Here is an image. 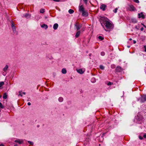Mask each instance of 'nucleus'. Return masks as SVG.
<instances>
[{"label":"nucleus","instance_id":"nucleus-1","mask_svg":"<svg viewBox=\"0 0 146 146\" xmlns=\"http://www.w3.org/2000/svg\"><path fill=\"white\" fill-rule=\"evenodd\" d=\"M108 19L105 17H101L100 19V22L102 25L105 30L109 31L113 29V26L112 24L108 21Z\"/></svg>","mask_w":146,"mask_h":146},{"label":"nucleus","instance_id":"nucleus-2","mask_svg":"<svg viewBox=\"0 0 146 146\" xmlns=\"http://www.w3.org/2000/svg\"><path fill=\"white\" fill-rule=\"evenodd\" d=\"M9 68V66L8 65H6L3 69V71L2 72L3 74L5 76L6 74V72L8 70Z\"/></svg>","mask_w":146,"mask_h":146},{"label":"nucleus","instance_id":"nucleus-3","mask_svg":"<svg viewBox=\"0 0 146 146\" xmlns=\"http://www.w3.org/2000/svg\"><path fill=\"white\" fill-rule=\"evenodd\" d=\"M139 100L141 103L144 102L146 101V95H144L141 96V98Z\"/></svg>","mask_w":146,"mask_h":146},{"label":"nucleus","instance_id":"nucleus-4","mask_svg":"<svg viewBox=\"0 0 146 146\" xmlns=\"http://www.w3.org/2000/svg\"><path fill=\"white\" fill-rule=\"evenodd\" d=\"M82 15L83 16L87 17L88 15V13L87 11L85 10L82 12Z\"/></svg>","mask_w":146,"mask_h":146},{"label":"nucleus","instance_id":"nucleus-5","mask_svg":"<svg viewBox=\"0 0 146 146\" xmlns=\"http://www.w3.org/2000/svg\"><path fill=\"white\" fill-rule=\"evenodd\" d=\"M138 17L139 18H142L143 19H144L145 18V15L143 14L142 13H139L138 15Z\"/></svg>","mask_w":146,"mask_h":146},{"label":"nucleus","instance_id":"nucleus-6","mask_svg":"<svg viewBox=\"0 0 146 146\" xmlns=\"http://www.w3.org/2000/svg\"><path fill=\"white\" fill-rule=\"evenodd\" d=\"M79 11L82 12L85 11L84 9L83 5H81L79 7Z\"/></svg>","mask_w":146,"mask_h":146},{"label":"nucleus","instance_id":"nucleus-7","mask_svg":"<svg viewBox=\"0 0 146 146\" xmlns=\"http://www.w3.org/2000/svg\"><path fill=\"white\" fill-rule=\"evenodd\" d=\"M106 5L104 4H102L101 5L100 7V9H102L103 11H104L105 10L106 8Z\"/></svg>","mask_w":146,"mask_h":146},{"label":"nucleus","instance_id":"nucleus-8","mask_svg":"<svg viewBox=\"0 0 146 146\" xmlns=\"http://www.w3.org/2000/svg\"><path fill=\"white\" fill-rule=\"evenodd\" d=\"M129 9L130 11H134L135 9L134 6L132 5H129Z\"/></svg>","mask_w":146,"mask_h":146},{"label":"nucleus","instance_id":"nucleus-9","mask_svg":"<svg viewBox=\"0 0 146 146\" xmlns=\"http://www.w3.org/2000/svg\"><path fill=\"white\" fill-rule=\"evenodd\" d=\"M76 71L78 73L81 74H83L84 72V71L81 69H77Z\"/></svg>","mask_w":146,"mask_h":146},{"label":"nucleus","instance_id":"nucleus-10","mask_svg":"<svg viewBox=\"0 0 146 146\" xmlns=\"http://www.w3.org/2000/svg\"><path fill=\"white\" fill-rule=\"evenodd\" d=\"M115 70L116 71L118 72H120L122 70V68L120 66H117Z\"/></svg>","mask_w":146,"mask_h":146},{"label":"nucleus","instance_id":"nucleus-11","mask_svg":"<svg viewBox=\"0 0 146 146\" xmlns=\"http://www.w3.org/2000/svg\"><path fill=\"white\" fill-rule=\"evenodd\" d=\"M23 16L25 17L26 18L28 19V18H30L31 16L30 15H29L27 13V14H24L23 15Z\"/></svg>","mask_w":146,"mask_h":146},{"label":"nucleus","instance_id":"nucleus-12","mask_svg":"<svg viewBox=\"0 0 146 146\" xmlns=\"http://www.w3.org/2000/svg\"><path fill=\"white\" fill-rule=\"evenodd\" d=\"M58 24L57 23H55L53 25V29L54 30H56L58 27Z\"/></svg>","mask_w":146,"mask_h":146},{"label":"nucleus","instance_id":"nucleus-13","mask_svg":"<svg viewBox=\"0 0 146 146\" xmlns=\"http://www.w3.org/2000/svg\"><path fill=\"white\" fill-rule=\"evenodd\" d=\"M41 27L42 28H44L46 29L48 28V26L47 25L45 24H43L41 25Z\"/></svg>","mask_w":146,"mask_h":146},{"label":"nucleus","instance_id":"nucleus-14","mask_svg":"<svg viewBox=\"0 0 146 146\" xmlns=\"http://www.w3.org/2000/svg\"><path fill=\"white\" fill-rule=\"evenodd\" d=\"M15 142L18 143L19 144H21L23 143V141H21L19 139H17L15 141Z\"/></svg>","mask_w":146,"mask_h":146},{"label":"nucleus","instance_id":"nucleus-15","mask_svg":"<svg viewBox=\"0 0 146 146\" xmlns=\"http://www.w3.org/2000/svg\"><path fill=\"white\" fill-rule=\"evenodd\" d=\"M19 96H22L23 95H25V92H22V91H20L19 92Z\"/></svg>","mask_w":146,"mask_h":146},{"label":"nucleus","instance_id":"nucleus-16","mask_svg":"<svg viewBox=\"0 0 146 146\" xmlns=\"http://www.w3.org/2000/svg\"><path fill=\"white\" fill-rule=\"evenodd\" d=\"M75 27H76L77 30H79L80 28V25H78L77 23L75 25Z\"/></svg>","mask_w":146,"mask_h":146},{"label":"nucleus","instance_id":"nucleus-17","mask_svg":"<svg viewBox=\"0 0 146 146\" xmlns=\"http://www.w3.org/2000/svg\"><path fill=\"white\" fill-rule=\"evenodd\" d=\"M66 70L65 68H63L62 70V72L63 74H66Z\"/></svg>","mask_w":146,"mask_h":146},{"label":"nucleus","instance_id":"nucleus-18","mask_svg":"<svg viewBox=\"0 0 146 146\" xmlns=\"http://www.w3.org/2000/svg\"><path fill=\"white\" fill-rule=\"evenodd\" d=\"M80 34V31H78L75 35V36L76 38H78Z\"/></svg>","mask_w":146,"mask_h":146},{"label":"nucleus","instance_id":"nucleus-19","mask_svg":"<svg viewBox=\"0 0 146 146\" xmlns=\"http://www.w3.org/2000/svg\"><path fill=\"white\" fill-rule=\"evenodd\" d=\"M74 11L72 9H70L68 11L69 13L70 14H72L74 13Z\"/></svg>","mask_w":146,"mask_h":146},{"label":"nucleus","instance_id":"nucleus-20","mask_svg":"<svg viewBox=\"0 0 146 146\" xmlns=\"http://www.w3.org/2000/svg\"><path fill=\"white\" fill-rule=\"evenodd\" d=\"M3 98L4 99H6L7 98V95L6 93L4 94Z\"/></svg>","mask_w":146,"mask_h":146},{"label":"nucleus","instance_id":"nucleus-21","mask_svg":"<svg viewBox=\"0 0 146 146\" xmlns=\"http://www.w3.org/2000/svg\"><path fill=\"white\" fill-rule=\"evenodd\" d=\"M63 99L62 97H60L58 99V101L60 102H62L63 101Z\"/></svg>","mask_w":146,"mask_h":146},{"label":"nucleus","instance_id":"nucleus-22","mask_svg":"<svg viewBox=\"0 0 146 146\" xmlns=\"http://www.w3.org/2000/svg\"><path fill=\"white\" fill-rule=\"evenodd\" d=\"M98 38L100 40H103L104 39V38L102 37L101 36H99L98 37Z\"/></svg>","mask_w":146,"mask_h":146},{"label":"nucleus","instance_id":"nucleus-23","mask_svg":"<svg viewBox=\"0 0 146 146\" xmlns=\"http://www.w3.org/2000/svg\"><path fill=\"white\" fill-rule=\"evenodd\" d=\"M100 68L101 69V70H103L104 69V68H105V67H104V66H103L102 65H100Z\"/></svg>","mask_w":146,"mask_h":146},{"label":"nucleus","instance_id":"nucleus-24","mask_svg":"<svg viewBox=\"0 0 146 146\" xmlns=\"http://www.w3.org/2000/svg\"><path fill=\"white\" fill-rule=\"evenodd\" d=\"M4 83L3 82H0V88L4 85Z\"/></svg>","mask_w":146,"mask_h":146},{"label":"nucleus","instance_id":"nucleus-25","mask_svg":"<svg viewBox=\"0 0 146 146\" xmlns=\"http://www.w3.org/2000/svg\"><path fill=\"white\" fill-rule=\"evenodd\" d=\"M12 28L13 29V32L14 33H15L16 32V28H15V27H12Z\"/></svg>","mask_w":146,"mask_h":146},{"label":"nucleus","instance_id":"nucleus-26","mask_svg":"<svg viewBox=\"0 0 146 146\" xmlns=\"http://www.w3.org/2000/svg\"><path fill=\"white\" fill-rule=\"evenodd\" d=\"M28 142L31 145H33V143L30 141H28Z\"/></svg>","mask_w":146,"mask_h":146},{"label":"nucleus","instance_id":"nucleus-27","mask_svg":"<svg viewBox=\"0 0 146 146\" xmlns=\"http://www.w3.org/2000/svg\"><path fill=\"white\" fill-rule=\"evenodd\" d=\"M0 108H4V106L2 105L1 102H0Z\"/></svg>","mask_w":146,"mask_h":146},{"label":"nucleus","instance_id":"nucleus-28","mask_svg":"<svg viewBox=\"0 0 146 146\" xmlns=\"http://www.w3.org/2000/svg\"><path fill=\"white\" fill-rule=\"evenodd\" d=\"M44 11V9H42L40 11V12L41 13H43Z\"/></svg>","mask_w":146,"mask_h":146},{"label":"nucleus","instance_id":"nucleus-29","mask_svg":"<svg viewBox=\"0 0 146 146\" xmlns=\"http://www.w3.org/2000/svg\"><path fill=\"white\" fill-rule=\"evenodd\" d=\"M117 10V8H116L114 10H113V12L115 13H116Z\"/></svg>","mask_w":146,"mask_h":146},{"label":"nucleus","instance_id":"nucleus-30","mask_svg":"<svg viewBox=\"0 0 146 146\" xmlns=\"http://www.w3.org/2000/svg\"><path fill=\"white\" fill-rule=\"evenodd\" d=\"M105 53L104 52H102L101 53V55L102 56H104L105 55Z\"/></svg>","mask_w":146,"mask_h":146},{"label":"nucleus","instance_id":"nucleus-31","mask_svg":"<svg viewBox=\"0 0 146 146\" xmlns=\"http://www.w3.org/2000/svg\"><path fill=\"white\" fill-rule=\"evenodd\" d=\"M11 24H12V27H15V26H14V23H13V21H12L11 22Z\"/></svg>","mask_w":146,"mask_h":146},{"label":"nucleus","instance_id":"nucleus-32","mask_svg":"<svg viewBox=\"0 0 146 146\" xmlns=\"http://www.w3.org/2000/svg\"><path fill=\"white\" fill-rule=\"evenodd\" d=\"M113 84V83H111V82H109L108 83V84L107 85H108V86H109V85H111V84Z\"/></svg>","mask_w":146,"mask_h":146},{"label":"nucleus","instance_id":"nucleus-33","mask_svg":"<svg viewBox=\"0 0 146 146\" xmlns=\"http://www.w3.org/2000/svg\"><path fill=\"white\" fill-rule=\"evenodd\" d=\"M133 1L137 3H139V1L138 0H133Z\"/></svg>","mask_w":146,"mask_h":146},{"label":"nucleus","instance_id":"nucleus-34","mask_svg":"<svg viewBox=\"0 0 146 146\" xmlns=\"http://www.w3.org/2000/svg\"><path fill=\"white\" fill-rule=\"evenodd\" d=\"M137 22V21L135 19H133V20H132V22L134 23H136Z\"/></svg>","mask_w":146,"mask_h":146},{"label":"nucleus","instance_id":"nucleus-35","mask_svg":"<svg viewBox=\"0 0 146 146\" xmlns=\"http://www.w3.org/2000/svg\"><path fill=\"white\" fill-rule=\"evenodd\" d=\"M83 1H84L85 3L86 4H87L88 0H83Z\"/></svg>","mask_w":146,"mask_h":146},{"label":"nucleus","instance_id":"nucleus-36","mask_svg":"<svg viewBox=\"0 0 146 146\" xmlns=\"http://www.w3.org/2000/svg\"><path fill=\"white\" fill-rule=\"evenodd\" d=\"M139 138L140 139H141V140L143 139V137L141 136H139Z\"/></svg>","mask_w":146,"mask_h":146},{"label":"nucleus","instance_id":"nucleus-37","mask_svg":"<svg viewBox=\"0 0 146 146\" xmlns=\"http://www.w3.org/2000/svg\"><path fill=\"white\" fill-rule=\"evenodd\" d=\"M144 48H145V50H144L145 52H146V46H144Z\"/></svg>","mask_w":146,"mask_h":146},{"label":"nucleus","instance_id":"nucleus-38","mask_svg":"<svg viewBox=\"0 0 146 146\" xmlns=\"http://www.w3.org/2000/svg\"><path fill=\"white\" fill-rule=\"evenodd\" d=\"M55 2H59L60 1V0H53Z\"/></svg>","mask_w":146,"mask_h":146},{"label":"nucleus","instance_id":"nucleus-39","mask_svg":"<svg viewBox=\"0 0 146 146\" xmlns=\"http://www.w3.org/2000/svg\"><path fill=\"white\" fill-rule=\"evenodd\" d=\"M143 137L144 138H146V133H145V134L143 135Z\"/></svg>","mask_w":146,"mask_h":146},{"label":"nucleus","instance_id":"nucleus-40","mask_svg":"<svg viewBox=\"0 0 146 146\" xmlns=\"http://www.w3.org/2000/svg\"><path fill=\"white\" fill-rule=\"evenodd\" d=\"M27 104L29 106H30L31 105V103L30 102H28V103H27Z\"/></svg>","mask_w":146,"mask_h":146},{"label":"nucleus","instance_id":"nucleus-41","mask_svg":"<svg viewBox=\"0 0 146 146\" xmlns=\"http://www.w3.org/2000/svg\"><path fill=\"white\" fill-rule=\"evenodd\" d=\"M140 30H141V31H143V27H141V29H140Z\"/></svg>","mask_w":146,"mask_h":146},{"label":"nucleus","instance_id":"nucleus-42","mask_svg":"<svg viewBox=\"0 0 146 146\" xmlns=\"http://www.w3.org/2000/svg\"><path fill=\"white\" fill-rule=\"evenodd\" d=\"M136 40H133V43H134V44H135L136 43Z\"/></svg>","mask_w":146,"mask_h":146},{"label":"nucleus","instance_id":"nucleus-43","mask_svg":"<svg viewBox=\"0 0 146 146\" xmlns=\"http://www.w3.org/2000/svg\"><path fill=\"white\" fill-rule=\"evenodd\" d=\"M0 146H4V145L3 144H2L0 145Z\"/></svg>","mask_w":146,"mask_h":146},{"label":"nucleus","instance_id":"nucleus-44","mask_svg":"<svg viewBox=\"0 0 146 146\" xmlns=\"http://www.w3.org/2000/svg\"><path fill=\"white\" fill-rule=\"evenodd\" d=\"M104 134H105V133H104L102 134V136H104Z\"/></svg>","mask_w":146,"mask_h":146},{"label":"nucleus","instance_id":"nucleus-45","mask_svg":"<svg viewBox=\"0 0 146 146\" xmlns=\"http://www.w3.org/2000/svg\"><path fill=\"white\" fill-rule=\"evenodd\" d=\"M143 25V26L145 28H146V26H145L144 25Z\"/></svg>","mask_w":146,"mask_h":146},{"label":"nucleus","instance_id":"nucleus-46","mask_svg":"<svg viewBox=\"0 0 146 146\" xmlns=\"http://www.w3.org/2000/svg\"><path fill=\"white\" fill-rule=\"evenodd\" d=\"M127 47L128 48H129L130 47V46H127Z\"/></svg>","mask_w":146,"mask_h":146},{"label":"nucleus","instance_id":"nucleus-47","mask_svg":"<svg viewBox=\"0 0 146 146\" xmlns=\"http://www.w3.org/2000/svg\"><path fill=\"white\" fill-rule=\"evenodd\" d=\"M14 146H18V145L17 144H15L14 145Z\"/></svg>","mask_w":146,"mask_h":146},{"label":"nucleus","instance_id":"nucleus-48","mask_svg":"<svg viewBox=\"0 0 146 146\" xmlns=\"http://www.w3.org/2000/svg\"><path fill=\"white\" fill-rule=\"evenodd\" d=\"M132 40V39L131 38H130V39H129V40Z\"/></svg>","mask_w":146,"mask_h":146},{"label":"nucleus","instance_id":"nucleus-49","mask_svg":"<svg viewBox=\"0 0 146 146\" xmlns=\"http://www.w3.org/2000/svg\"><path fill=\"white\" fill-rule=\"evenodd\" d=\"M94 79V78H92L91 80H92L93 79Z\"/></svg>","mask_w":146,"mask_h":146},{"label":"nucleus","instance_id":"nucleus-50","mask_svg":"<svg viewBox=\"0 0 146 146\" xmlns=\"http://www.w3.org/2000/svg\"><path fill=\"white\" fill-rule=\"evenodd\" d=\"M1 96L0 95V98H1Z\"/></svg>","mask_w":146,"mask_h":146},{"label":"nucleus","instance_id":"nucleus-51","mask_svg":"<svg viewBox=\"0 0 146 146\" xmlns=\"http://www.w3.org/2000/svg\"><path fill=\"white\" fill-rule=\"evenodd\" d=\"M45 18L46 19V18H47V17H45Z\"/></svg>","mask_w":146,"mask_h":146}]
</instances>
